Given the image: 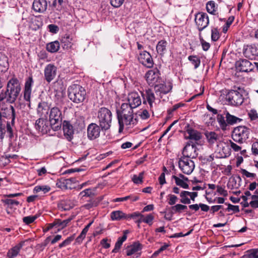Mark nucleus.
<instances>
[{
	"instance_id": "nucleus-1",
	"label": "nucleus",
	"mask_w": 258,
	"mask_h": 258,
	"mask_svg": "<svg viewBox=\"0 0 258 258\" xmlns=\"http://www.w3.org/2000/svg\"><path fill=\"white\" fill-rule=\"evenodd\" d=\"M141 93L136 91L129 93L126 98L127 102L122 103L120 110L117 111L119 133L122 132L124 127L132 128L137 123L138 120L134 115V109L142 103Z\"/></svg>"
},
{
	"instance_id": "nucleus-2",
	"label": "nucleus",
	"mask_w": 258,
	"mask_h": 258,
	"mask_svg": "<svg viewBox=\"0 0 258 258\" xmlns=\"http://www.w3.org/2000/svg\"><path fill=\"white\" fill-rule=\"evenodd\" d=\"M244 92L243 88L234 86L233 89L229 90L226 94V99L228 104L233 106L241 105L244 101Z\"/></svg>"
},
{
	"instance_id": "nucleus-3",
	"label": "nucleus",
	"mask_w": 258,
	"mask_h": 258,
	"mask_svg": "<svg viewBox=\"0 0 258 258\" xmlns=\"http://www.w3.org/2000/svg\"><path fill=\"white\" fill-rule=\"evenodd\" d=\"M98 123L102 131L109 130L112 123V114L111 111L106 107L100 108L97 112Z\"/></svg>"
},
{
	"instance_id": "nucleus-4",
	"label": "nucleus",
	"mask_w": 258,
	"mask_h": 258,
	"mask_svg": "<svg viewBox=\"0 0 258 258\" xmlns=\"http://www.w3.org/2000/svg\"><path fill=\"white\" fill-rule=\"evenodd\" d=\"M69 98L74 102L79 103L84 101L86 91L84 88L77 84L70 86L68 88Z\"/></svg>"
},
{
	"instance_id": "nucleus-5",
	"label": "nucleus",
	"mask_w": 258,
	"mask_h": 258,
	"mask_svg": "<svg viewBox=\"0 0 258 258\" xmlns=\"http://www.w3.org/2000/svg\"><path fill=\"white\" fill-rule=\"evenodd\" d=\"M5 98L10 103H14L16 100V79L15 77H13L8 82L7 91L0 92V101Z\"/></svg>"
},
{
	"instance_id": "nucleus-6",
	"label": "nucleus",
	"mask_w": 258,
	"mask_h": 258,
	"mask_svg": "<svg viewBox=\"0 0 258 258\" xmlns=\"http://www.w3.org/2000/svg\"><path fill=\"white\" fill-rule=\"evenodd\" d=\"M250 129L245 126H238L234 128L232 138L236 143L242 144L246 143L250 134Z\"/></svg>"
},
{
	"instance_id": "nucleus-7",
	"label": "nucleus",
	"mask_w": 258,
	"mask_h": 258,
	"mask_svg": "<svg viewBox=\"0 0 258 258\" xmlns=\"http://www.w3.org/2000/svg\"><path fill=\"white\" fill-rule=\"evenodd\" d=\"M49 120L52 125V130L57 131L60 129L62 123V114L57 107H52L49 112Z\"/></svg>"
},
{
	"instance_id": "nucleus-8",
	"label": "nucleus",
	"mask_w": 258,
	"mask_h": 258,
	"mask_svg": "<svg viewBox=\"0 0 258 258\" xmlns=\"http://www.w3.org/2000/svg\"><path fill=\"white\" fill-rule=\"evenodd\" d=\"M178 166L183 173L189 175L192 172L195 165L191 159L180 157L178 161Z\"/></svg>"
},
{
	"instance_id": "nucleus-9",
	"label": "nucleus",
	"mask_w": 258,
	"mask_h": 258,
	"mask_svg": "<svg viewBox=\"0 0 258 258\" xmlns=\"http://www.w3.org/2000/svg\"><path fill=\"white\" fill-rule=\"evenodd\" d=\"M195 21L200 32L205 29L209 24L208 15L203 12H199L195 15Z\"/></svg>"
},
{
	"instance_id": "nucleus-10",
	"label": "nucleus",
	"mask_w": 258,
	"mask_h": 258,
	"mask_svg": "<svg viewBox=\"0 0 258 258\" xmlns=\"http://www.w3.org/2000/svg\"><path fill=\"white\" fill-rule=\"evenodd\" d=\"M35 128L42 134H47L52 129V125L47 120V117H40L36 121Z\"/></svg>"
},
{
	"instance_id": "nucleus-11",
	"label": "nucleus",
	"mask_w": 258,
	"mask_h": 258,
	"mask_svg": "<svg viewBox=\"0 0 258 258\" xmlns=\"http://www.w3.org/2000/svg\"><path fill=\"white\" fill-rule=\"evenodd\" d=\"M6 111L7 112L11 113V114L10 115V118L11 121L7 120V132L8 136L10 139H11L12 137H13V129L12 127L15 126V107L10 105V107L8 108H7Z\"/></svg>"
},
{
	"instance_id": "nucleus-12",
	"label": "nucleus",
	"mask_w": 258,
	"mask_h": 258,
	"mask_svg": "<svg viewBox=\"0 0 258 258\" xmlns=\"http://www.w3.org/2000/svg\"><path fill=\"white\" fill-rule=\"evenodd\" d=\"M141 95L143 99V104L148 103L151 110H152L153 107V103L156 100H159V96L155 97L154 92L151 89L146 90L145 93H141Z\"/></svg>"
},
{
	"instance_id": "nucleus-13",
	"label": "nucleus",
	"mask_w": 258,
	"mask_h": 258,
	"mask_svg": "<svg viewBox=\"0 0 258 258\" xmlns=\"http://www.w3.org/2000/svg\"><path fill=\"white\" fill-rule=\"evenodd\" d=\"M159 72L157 70H149L146 74V79L148 83L151 86H154L158 83H161L162 79L159 77Z\"/></svg>"
},
{
	"instance_id": "nucleus-14",
	"label": "nucleus",
	"mask_w": 258,
	"mask_h": 258,
	"mask_svg": "<svg viewBox=\"0 0 258 258\" xmlns=\"http://www.w3.org/2000/svg\"><path fill=\"white\" fill-rule=\"evenodd\" d=\"M154 86L156 96L159 97V101L162 98L163 95L168 93L172 89L170 85H166L162 80L161 83H158Z\"/></svg>"
},
{
	"instance_id": "nucleus-15",
	"label": "nucleus",
	"mask_w": 258,
	"mask_h": 258,
	"mask_svg": "<svg viewBox=\"0 0 258 258\" xmlns=\"http://www.w3.org/2000/svg\"><path fill=\"white\" fill-rule=\"evenodd\" d=\"M101 127L95 123L89 124L87 127V137L89 140H93L100 136Z\"/></svg>"
},
{
	"instance_id": "nucleus-16",
	"label": "nucleus",
	"mask_w": 258,
	"mask_h": 258,
	"mask_svg": "<svg viewBox=\"0 0 258 258\" xmlns=\"http://www.w3.org/2000/svg\"><path fill=\"white\" fill-rule=\"evenodd\" d=\"M182 156L181 157L189 159L196 158L198 156L196 147L194 145L187 144L182 151Z\"/></svg>"
},
{
	"instance_id": "nucleus-17",
	"label": "nucleus",
	"mask_w": 258,
	"mask_h": 258,
	"mask_svg": "<svg viewBox=\"0 0 258 258\" xmlns=\"http://www.w3.org/2000/svg\"><path fill=\"white\" fill-rule=\"evenodd\" d=\"M57 68L52 64H47L44 70V78L48 83L52 81L56 75Z\"/></svg>"
},
{
	"instance_id": "nucleus-18",
	"label": "nucleus",
	"mask_w": 258,
	"mask_h": 258,
	"mask_svg": "<svg viewBox=\"0 0 258 258\" xmlns=\"http://www.w3.org/2000/svg\"><path fill=\"white\" fill-rule=\"evenodd\" d=\"M139 61L145 67L151 68L153 66L154 62L151 54L146 51L140 53L138 57Z\"/></svg>"
},
{
	"instance_id": "nucleus-19",
	"label": "nucleus",
	"mask_w": 258,
	"mask_h": 258,
	"mask_svg": "<svg viewBox=\"0 0 258 258\" xmlns=\"http://www.w3.org/2000/svg\"><path fill=\"white\" fill-rule=\"evenodd\" d=\"M243 54L250 59H253L258 56V44H253L244 46Z\"/></svg>"
},
{
	"instance_id": "nucleus-20",
	"label": "nucleus",
	"mask_w": 258,
	"mask_h": 258,
	"mask_svg": "<svg viewBox=\"0 0 258 258\" xmlns=\"http://www.w3.org/2000/svg\"><path fill=\"white\" fill-rule=\"evenodd\" d=\"M60 42L63 49H69L72 47L76 42V39L73 35L66 34L61 37Z\"/></svg>"
},
{
	"instance_id": "nucleus-21",
	"label": "nucleus",
	"mask_w": 258,
	"mask_h": 258,
	"mask_svg": "<svg viewBox=\"0 0 258 258\" xmlns=\"http://www.w3.org/2000/svg\"><path fill=\"white\" fill-rule=\"evenodd\" d=\"M48 3V0H34L32 8L35 12L43 13L46 11Z\"/></svg>"
},
{
	"instance_id": "nucleus-22",
	"label": "nucleus",
	"mask_w": 258,
	"mask_h": 258,
	"mask_svg": "<svg viewBox=\"0 0 258 258\" xmlns=\"http://www.w3.org/2000/svg\"><path fill=\"white\" fill-rule=\"evenodd\" d=\"M237 70L240 72H248L252 70L251 63L247 59H241L236 62Z\"/></svg>"
},
{
	"instance_id": "nucleus-23",
	"label": "nucleus",
	"mask_w": 258,
	"mask_h": 258,
	"mask_svg": "<svg viewBox=\"0 0 258 258\" xmlns=\"http://www.w3.org/2000/svg\"><path fill=\"white\" fill-rule=\"evenodd\" d=\"M63 135L68 141H71L73 138L74 130L73 126L67 121L63 122Z\"/></svg>"
},
{
	"instance_id": "nucleus-24",
	"label": "nucleus",
	"mask_w": 258,
	"mask_h": 258,
	"mask_svg": "<svg viewBox=\"0 0 258 258\" xmlns=\"http://www.w3.org/2000/svg\"><path fill=\"white\" fill-rule=\"evenodd\" d=\"M33 83V80L32 77H29L26 81L25 84V88L24 91V99L30 102L31 94V88Z\"/></svg>"
},
{
	"instance_id": "nucleus-25",
	"label": "nucleus",
	"mask_w": 258,
	"mask_h": 258,
	"mask_svg": "<svg viewBox=\"0 0 258 258\" xmlns=\"http://www.w3.org/2000/svg\"><path fill=\"white\" fill-rule=\"evenodd\" d=\"M49 110V107L47 102L41 101L38 103L37 112L41 117H47Z\"/></svg>"
},
{
	"instance_id": "nucleus-26",
	"label": "nucleus",
	"mask_w": 258,
	"mask_h": 258,
	"mask_svg": "<svg viewBox=\"0 0 258 258\" xmlns=\"http://www.w3.org/2000/svg\"><path fill=\"white\" fill-rule=\"evenodd\" d=\"M201 134L198 131L187 126L185 133V138L194 141H199L201 139Z\"/></svg>"
},
{
	"instance_id": "nucleus-27",
	"label": "nucleus",
	"mask_w": 258,
	"mask_h": 258,
	"mask_svg": "<svg viewBox=\"0 0 258 258\" xmlns=\"http://www.w3.org/2000/svg\"><path fill=\"white\" fill-rule=\"evenodd\" d=\"M9 68V63L7 56L0 52V74L6 72Z\"/></svg>"
},
{
	"instance_id": "nucleus-28",
	"label": "nucleus",
	"mask_w": 258,
	"mask_h": 258,
	"mask_svg": "<svg viewBox=\"0 0 258 258\" xmlns=\"http://www.w3.org/2000/svg\"><path fill=\"white\" fill-rule=\"evenodd\" d=\"M142 248V245L139 242H135L126 248V254L128 256L132 255L141 250Z\"/></svg>"
},
{
	"instance_id": "nucleus-29",
	"label": "nucleus",
	"mask_w": 258,
	"mask_h": 258,
	"mask_svg": "<svg viewBox=\"0 0 258 258\" xmlns=\"http://www.w3.org/2000/svg\"><path fill=\"white\" fill-rule=\"evenodd\" d=\"M110 218L113 221H120L127 219V215L121 211H114L110 213Z\"/></svg>"
},
{
	"instance_id": "nucleus-30",
	"label": "nucleus",
	"mask_w": 258,
	"mask_h": 258,
	"mask_svg": "<svg viewBox=\"0 0 258 258\" xmlns=\"http://www.w3.org/2000/svg\"><path fill=\"white\" fill-rule=\"evenodd\" d=\"M75 205L70 200L61 201L58 204V208L63 211H68L73 208Z\"/></svg>"
},
{
	"instance_id": "nucleus-31",
	"label": "nucleus",
	"mask_w": 258,
	"mask_h": 258,
	"mask_svg": "<svg viewBox=\"0 0 258 258\" xmlns=\"http://www.w3.org/2000/svg\"><path fill=\"white\" fill-rule=\"evenodd\" d=\"M167 44V42L164 40H161L158 42L156 50L159 54L163 56L165 53Z\"/></svg>"
},
{
	"instance_id": "nucleus-32",
	"label": "nucleus",
	"mask_w": 258,
	"mask_h": 258,
	"mask_svg": "<svg viewBox=\"0 0 258 258\" xmlns=\"http://www.w3.org/2000/svg\"><path fill=\"white\" fill-rule=\"evenodd\" d=\"M225 118H226V122L227 124L230 125H233L238 122H240L242 121V119L238 118L235 116L231 115L229 112L226 111Z\"/></svg>"
},
{
	"instance_id": "nucleus-33",
	"label": "nucleus",
	"mask_w": 258,
	"mask_h": 258,
	"mask_svg": "<svg viewBox=\"0 0 258 258\" xmlns=\"http://www.w3.org/2000/svg\"><path fill=\"white\" fill-rule=\"evenodd\" d=\"M205 136L210 144L216 143L219 139V135L214 132H207L205 133Z\"/></svg>"
},
{
	"instance_id": "nucleus-34",
	"label": "nucleus",
	"mask_w": 258,
	"mask_h": 258,
	"mask_svg": "<svg viewBox=\"0 0 258 258\" xmlns=\"http://www.w3.org/2000/svg\"><path fill=\"white\" fill-rule=\"evenodd\" d=\"M2 201L7 205V211L8 214H12L15 211V209L13 210V207L16 205V202L15 200L7 199H3Z\"/></svg>"
},
{
	"instance_id": "nucleus-35",
	"label": "nucleus",
	"mask_w": 258,
	"mask_h": 258,
	"mask_svg": "<svg viewBox=\"0 0 258 258\" xmlns=\"http://www.w3.org/2000/svg\"><path fill=\"white\" fill-rule=\"evenodd\" d=\"M60 48V44L58 41H54L48 43L46 45V49L51 53H54L58 51Z\"/></svg>"
},
{
	"instance_id": "nucleus-36",
	"label": "nucleus",
	"mask_w": 258,
	"mask_h": 258,
	"mask_svg": "<svg viewBox=\"0 0 258 258\" xmlns=\"http://www.w3.org/2000/svg\"><path fill=\"white\" fill-rule=\"evenodd\" d=\"M219 153L220 154L221 157L222 158H226L229 157L231 154L230 147L228 145L224 144V145L222 146L221 151H220Z\"/></svg>"
},
{
	"instance_id": "nucleus-37",
	"label": "nucleus",
	"mask_w": 258,
	"mask_h": 258,
	"mask_svg": "<svg viewBox=\"0 0 258 258\" xmlns=\"http://www.w3.org/2000/svg\"><path fill=\"white\" fill-rule=\"evenodd\" d=\"M188 191L182 190L180 192V197L181 198L180 202L183 204H190V199L188 198Z\"/></svg>"
},
{
	"instance_id": "nucleus-38",
	"label": "nucleus",
	"mask_w": 258,
	"mask_h": 258,
	"mask_svg": "<svg viewBox=\"0 0 258 258\" xmlns=\"http://www.w3.org/2000/svg\"><path fill=\"white\" fill-rule=\"evenodd\" d=\"M126 238H127V236L125 234H123V235L122 237H119L118 238L117 241L115 243L114 248L112 250V252H113V253L117 252L118 251V250L121 247V246L122 245V243L125 240H126Z\"/></svg>"
},
{
	"instance_id": "nucleus-39",
	"label": "nucleus",
	"mask_w": 258,
	"mask_h": 258,
	"mask_svg": "<svg viewBox=\"0 0 258 258\" xmlns=\"http://www.w3.org/2000/svg\"><path fill=\"white\" fill-rule=\"evenodd\" d=\"M172 178L175 180L176 184L177 185L183 188H188V184L185 182V180H184L175 175H173L172 176Z\"/></svg>"
},
{
	"instance_id": "nucleus-40",
	"label": "nucleus",
	"mask_w": 258,
	"mask_h": 258,
	"mask_svg": "<svg viewBox=\"0 0 258 258\" xmlns=\"http://www.w3.org/2000/svg\"><path fill=\"white\" fill-rule=\"evenodd\" d=\"M145 172L143 171L140 172L139 175L134 174L132 177V180L136 184H142L143 182V178Z\"/></svg>"
},
{
	"instance_id": "nucleus-41",
	"label": "nucleus",
	"mask_w": 258,
	"mask_h": 258,
	"mask_svg": "<svg viewBox=\"0 0 258 258\" xmlns=\"http://www.w3.org/2000/svg\"><path fill=\"white\" fill-rule=\"evenodd\" d=\"M71 220V219H68L63 221L58 219H55V220L53 221V225H56L57 227L62 229L67 226Z\"/></svg>"
},
{
	"instance_id": "nucleus-42",
	"label": "nucleus",
	"mask_w": 258,
	"mask_h": 258,
	"mask_svg": "<svg viewBox=\"0 0 258 258\" xmlns=\"http://www.w3.org/2000/svg\"><path fill=\"white\" fill-rule=\"evenodd\" d=\"M77 182V180L76 178L72 177L66 179V189L76 188V184Z\"/></svg>"
},
{
	"instance_id": "nucleus-43",
	"label": "nucleus",
	"mask_w": 258,
	"mask_h": 258,
	"mask_svg": "<svg viewBox=\"0 0 258 258\" xmlns=\"http://www.w3.org/2000/svg\"><path fill=\"white\" fill-rule=\"evenodd\" d=\"M187 207L186 206L181 204H176L174 206H173L171 207V209L172 210V212L173 213H180L182 212V211L187 209Z\"/></svg>"
},
{
	"instance_id": "nucleus-44",
	"label": "nucleus",
	"mask_w": 258,
	"mask_h": 258,
	"mask_svg": "<svg viewBox=\"0 0 258 258\" xmlns=\"http://www.w3.org/2000/svg\"><path fill=\"white\" fill-rule=\"evenodd\" d=\"M188 59L194 65L195 69H197L200 66L201 60L197 55H190L188 57Z\"/></svg>"
},
{
	"instance_id": "nucleus-45",
	"label": "nucleus",
	"mask_w": 258,
	"mask_h": 258,
	"mask_svg": "<svg viewBox=\"0 0 258 258\" xmlns=\"http://www.w3.org/2000/svg\"><path fill=\"white\" fill-rule=\"evenodd\" d=\"M50 186L46 185H37L34 188V192H39L40 191H42L44 194L47 193L50 190Z\"/></svg>"
},
{
	"instance_id": "nucleus-46",
	"label": "nucleus",
	"mask_w": 258,
	"mask_h": 258,
	"mask_svg": "<svg viewBox=\"0 0 258 258\" xmlns=\"http://www.w3.org/2000/svg\"><path fill=\"white\" fill-rule=\"evenodd\" d=\"M215 3L214 1H209L206 5V9L207 12L211 14L216 15Z\"/></svg>"
},
{
	"instance_id": "nucleus-47",
	"label": "nucleus",
	"mask_w": 258,
	"mask_h": 258,
	"mask_svg": "<svg viewBox=\"0 0 258 258\" xmlns=\"http://www.w3.org/2000/svg\"><path fill=\"white\" fill-rule=\"evenodd\" d=\"M217 120L221 128L223 130L225 129L227 126V123L226 122V120H225V117L221 114H218Z\"/></svg>"
},
{
	"instance_id": "nucleus-48",
	"label": "nucleus",
	"mask_w": 258,
	"mask_h": 258,
	"mask_svg": "<svg viewBox=\"0 0 258 258\" xmlns=\"http://www.w3.org/2000/svg\"><path fill=\"white\" fill-rule=\"evenodd\" d=\"M75 239V235H72L68 237L66 240H64L62 242L60 243L58 245V247L59 248H61L62 247L67 246L71 244V243Z\"/></svg>"
},
{
	"instance_id": "nucleus-49",
	"label": "nucleus",
	"mask_w": 258,
	"mask_h": 258,
	"mask_svg": "<svg viewBox=\"0 0 258 258\" xmlns=\"http://www.w3.org/2000/svg\"><path fill=\"white\" fill-rule=\"evenodd\" d=\"M37 217L38 216L37 215L24 217L23 218V221L26 224H29L33 223Z\"/></svg>"
},
{
	"instance_id": "nucleus-50",
	"label": "nucleus",
	"mask_w": 258,
	"mask_h": 258,
	"mask_svg": "<svg viewBox=\"0 0 258 258\" xmlns=\"http://www.w3.org/2000/svg\"><path fill=\"white\" fill-rule=\"evenodd\" d=\"M211 39L213 41H216L220 37V34L217 28H213L211 31Z\"/></svg>"
},
{
	"instance_id": "nucleus-51",
	"label": "nucleus",
	"mask_w": 258,
	"mask_h": 258,
	"mask_svg": "<svg viewBox=\"0 0 258 258\" xmlns=\"http://www.w3.org/2000/svg\"><path fill=\"white\" fill-rule=\"evenodd\" d=\"M66 179L64 178H60L57 180L56 185L58 188H60L62 189H66Z\"/></svg>"
},
{
	"instance_id": "nucleus-52",
	"label": "nucleus",
	"mask_w": 258,
	"mask_h": 258,
	"mask_svg": "<svg viewBox=\"0 0 258 258\" xmlns=\"http://www.w3.org/2000/svg\"><path fill=\"white\" fill-rule=\"evenodd\" d=\"M168 197V203L169 205H174L177 202L178 198L174 195L169 194Z\"/></svg>"
},
{
	"instance_id": "nucleus-53",
	"label": "nucleus",
	"mask_w": 258,
	"mask_h": 258,
	"mask_svg": "<svg viewBox=\"0 0 258 258\" xmlns=\"http://www.w3.org/2000/svg\"><path fill=\"white\" fill-rule=\"evenodd\" d=\"M200 42L202 46V48L204 51H207L210 47L209 43L205 41L202 37L200 35Z\"/></svg>"
},
{
	"instance_id": "nucleus-54",
	"label": "nucleus",
	"mask_w": 258,
	"mask_h": 258,
	"mask_svg": "<svg viewBox=\"0 0 258 258\" xmlns=\"http://www.w3.org/2000/svg\"><path fill=\"white\" fill-rule=\"evenodd\" d=\"M16 256V246L11 248L7 253V258H15Z\"/></svg>"
},
{
	"instance_id": "nucleus-55",
	"label": "nucleus",
	"mask_w": 258,
	"mask_h": 258,
	"mask_svg": "<svg viewBox=\"0 0 258 258\" xmlns=\"http://www.w3.org/2000/svg\"><path fill=\"white\" fill-rule=\"evenodd\" d=\"M240 172L242 175L245 176L246 177L255 178L256 176L255 173L249 172L244 169H241Z\"/></svg>"
},
{
	"instance_id": "nucleus-56",
	"label": "nucleus",
	"mask_w": 258,
	"mask_h": 258,
	"mask_svg": "<svg viewBox=\"0 0 258 258\" xmlns=\"http://www.w3.org/2000/svg\"><path fill=\"white\" fill-rule=\"evenodd\" d=\"M154 219V216L152 214H149L147 216H144V222L151 225L153 224V221Z\"/></svg>"
},
{
	"instance_id": "nucleus-57",
	"label": "nucleus",
	"mask_w": 258,
	"mask_h": 258,
	"mask_svg": "<svg viewBox=\"0 0 258 258\" xmlns=\"http://www.w3.org/2000/svg\"><path fill=\"white\" fill-rule=\"evenodd\" d=\"M249 117L251 120H256L258 118L257 113L256 110L251 109L248 113Z\"/></svg>"
},
{
	"instance_id": "nucleus-58",
	"label": "nucleus",
	"mask_w": 258,
	"mask_h": 258,
	"mask_svg": "<svg viewBox=\"0 0 258 258\" xmlns=\"http://www.w3.org/2000/svg\"><path fill=\"white\" fill-rule=\"evenodd\" d=\"M48 28L49 31L52 33L56 34L59 31L58 27L54 24H50L48 26Z\"/></svg>"
},
{
	"instance_id": "nucleus-59",
	"label": "nucleus",
	"mask_w": 258,
	"mask_h": 258,
	"mask_svg": "<svg viewBox=\"0 0 258 258\" xmlns=\"http://www.w3.org/2000/svg\"><path fill=\"white\" fill-rule=\"evenodd\" d=\"M110 4L114 8H118L122 5L124 0H110Z\"/></svg>"
},
{
	"instance_id": "nucleus-60",
	"label": "nucleus",
	"mask_w": 258,
	"mask_h": 258,
	"mask_svg": "<svg viewBox=\"0 0 258 258\" xmlns=\"http://www.w3.org/2000/svg\"><path fill=\"white\" fill-rule=\"evenodd\" d=\"M217 191L222 196L227 197L228 196V192L227 190H225L222 186L218 185L217 186Z\"/></svg>"
},
{
	"instance_id": "nucleus-61",
	"label": "nucleus",
	"mask_w": 258,
	"mask_h": 258,
	"mask_svg": "<svg viewBox=\"0 0 258 258\" xmlns=\"http://www.w3.org/2000/svg\"><path fill=\"white\" fill-rule=\"evenodd\" d=\"M229 142V147H230V149H232L235 152H238L240 151L241 148L239 146L237 145L236 144L234 143L231 141H230Z\"/></svg>"
},
{
	"instance_id": "nucleus-62",
	"label": "nucleus",
	"mask_w": 258,
	"mask_h": 258,
	"mask_svg": "<svg viewBox=\"0 0 258 258\" xmlns=\"http://www.w3.org/2000/svg\"><path fill=\"white\" fill-rule=\"evenodd\" d=\"M252 153L254 155H258V142H254L251 147Z\"/></svg>"
},
{
	"instance_id": "nucleus-63",
	"label": "nucleus",
	"mask_w": 258,
	"mask_h": 258,
	"mask_svg": "<svg viewBox=\"0 0 258 258\" xmlns=\"http://www.w3.org/2000/svg\"><path fill=\"white\" fill-rule=\"evenodd\" d=\"M139 115L142 119H146L150 117V114L147 109H144Z\"/></svg>"
},
{
	"instance_id": "nucleus-64",
	"label": "nucleus",
	"mask_w": 258,
	"mask_h": 258,
	"mask_svg": "<svg viewBox=\"0 0 258 258\" xmlns=\"http://www.w3.org/2000/svg\"><path fill=\"white\" fill-rule=\"evenodd\" d=\"M48 4L50 7L56 8V10L60 9V6L58 5L57 0H48Z\"/></svg>"
}]
</instances>
